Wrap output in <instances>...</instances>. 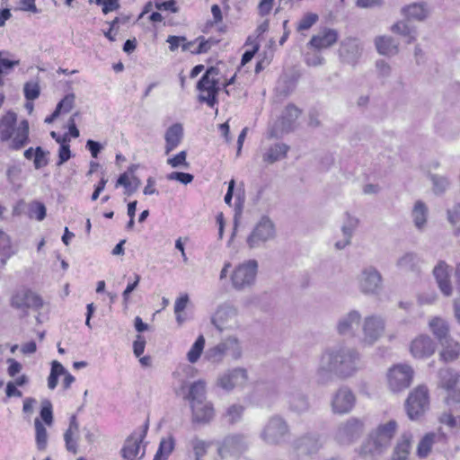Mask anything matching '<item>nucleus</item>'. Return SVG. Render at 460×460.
Listing matches in <instances>:
<instances>
[{
	"label": "nucleus",
	"mask_w": 460,
	"mask_h": 460,
	"mask_svg": "<svg viewBox=\"0 0 460 460\" xmlns=\"http://www.w3.org/2000/svg\"><path fill=\"white\" fill-rule=\"evenodd\" d=\"M17 115L9 111L0 119V140L10 141L9 147L13 150H20L29 143V122L27 119L20 121L15 127Z\"/></svg>",
	"instance_id": "obj_3"
},
{
	"label": "nucleus",
	"mask_w": 460,
	"mask_h": 460,
	"mask_svg": "<svg viewBox=\"0 0 460 460\" xmlns=\"http://www.w3.org/2000/svg\"><path fill=\"white\" fill-rule=\"evenodd\" d=\"M15 253L12 249L10 236L0 230V266L4 267L7 260Z\"/></svg>",
	"instance_id": "obj_40"
},
{
	"label": "nucleus",
	"mask_w": 460,
	"mask_h": 460,
	"mask_svg": "<svg viewBox=\"0 0 460 460\" xmlns=\"http://www.w3.org/2000/svg\"><path fill=\"white\" fill-rule=\"evenodd\" d=\"M439 386L453 391L459 382V374L451 368H443L438 372Z\"/></svg>",
	"instance_id": "obj_33"
},
{
	"label": "nucleus",
	"mask_w": 460,
	"mask_h": 460,
	"mask_svg": "<svg viewBox=\"0 0 460 460\" xmlns=\"http://www.w3.org/2000/svg\"><path fill=\"white\" fill-rule=\"evenodd\" d=\"M248 381V374L245 368L235 367L223 373L217 377V384L226 391H231L234 387L243 386Z\"/></svg>",
	"instance_id": "obj_20"
},
{
	"label": "nucleus",
	"mask_w": 460,
	"mask_h": 460,
	"mask_svg": "<svg viewBox=\"0 0 460 460\" xmlns=\"http://www.w3.org/2000/svg\"><path fill=\"white\" fill-rule=\"evenodd\" d=\"M237 316V308L230 303H224L217 307L211 316V323L218 332H222L238 326Z\"/></svg>",
	"instance_id": "obj_11"
},
{
	"label": "nucleus",
	"mask_w": 460,
	"mask_h": 460,
	"mask_svg": "<svg viewBox=\"0 0 460 460\" xmlns=\"http://www.w3.org/2000/svg\"><path fill=\"white\" fill-rule=\"evenodd\" d=\"M188 445L195 460H204V457L211 447V442L204 440L198 436H194L189 440Z\"/></svg>",
	"instance_id": "obj_32"
},
{
	"label": "nucleus",
	"mask_w": 460,
	"mask_h": 460,
	"mask_svg": "<svg viewBox=\"0 0 460 460\" xmlns=\"http://www.w3.org/2000/svg\"><path fill=\"white\" fill-rule=\"evenodd\" d=\"M323 443L320 437L315 433H306L293 442V448L302 455L316 454L322 447Z\"/></svg>",
	"instance_id": "obj_21"
},
{
	"label": "nucleus",
	"mask_w": 460,
	"mask_h": 460,
	"mask_svg": "<svg viewBox=\"0 0 460 460\" xmlns=\"http://www.w3.org/2000/svg\"><path fill=\"white\" fill-rule=\"evenodd\" d=\"M385 329V319L377 314L366 316L362 321V346L374 345L384 334Z\"/></svg>",
	"instance_id": "obj_10"
},
{
	"label": "nucleus",
	"mask_w": 460,
	"mask_h": 460,
	"mask_svg": "<svg viewBox=\"0 0 460 460\" xmlns=\"http://www.w3.org/2000/svg\"><path fill=\"white\" fill-rule=\"evenodd\" d=\"M243 411L244 407L243 405L234 403L226 409L224 417L226 419L228 423L234 424L242 419Z\"/></svg>",
	"instance_id": "obj_49"
},
{
	"label": "nucleus",
	"mask_w": 460,
	"mask_h": 460,
	"mask_svg": "<svg viewBox=\"0 0 460 460\" xmlns=\"http://www.w3.org/2000/svg\"><path fill=\"white\" fill-rule=\"evenodd\" d=\"M247 448L245 437L241 434H232L225 437L218 443L217 454L221 458L234 456L242 454Z\"/></svg>",
	"instance_id": "obj_17"
},
{
	"label": "nucleus",
	"mask_w": 460,
	"mask_h": 460,
	"mask_svg": "<svg viewBox=\"0 0 460 460\" xmlns=\"http://www.w3.org/2000/svg\"><path fill=\"white\" fill-rule=\"evenodd\" d=\"M429 328L441 344L444 340L448 338V325L445 320L440 317H434L429 323Z\"/></svg>",
	"instance_id": "obj_39"
},
{
	"label": "nucleus",
	"mask_w": 460,
	"mask_h": 460,
	"mask_svg": "<svg viewBox=\"0 0 460 460\" xmlns=\"http://www.w3.org/2000/svg\"><path fill=\"white\" fill-rule=\"evenodd\" d=\"M191 422L197 425H207L212 421L215 417V409L213 403L208 400L201 402H195L190 405Z\"/></svg>",
	"instance_id": "obj_22"
},
{
	"label": "nucleus",
	"mask_w": 460,
	"mask_h": 460,
	"mask_svg": "<svg viewBox=\"0 0 460 460\" xmlns=\"http://www.w3.org/2000/svg\"><path fill=\"white\" fill-rule=\"evenodd\" d=\"M206 382L203 380H198L190 384L188 394L185 395L184 399L189 401L190 406L195 404V402L206 401Z\"/></svg>",
	"instance_id": "obj_31"
},
{
	"label": "nucleus",
	"mask_w": 460,
	"mask_h": 460,
	"mask_svg": "<svg viewBox=\"0 0 460 460\" xmlns=\"http://www.w3.org/2000/svg\"><path fill=\"white\" fill-rule=\"evenodd\" d=\"M361 368L359 351L345 343H337L324 349L315 369V379L320 385H328L335 378L348 379Z\"/></svg>",
	"instance_id": "obj_1"
},
{
	"label": "nucleus",
	"mask_w": 460,
	"mask_h": 460,
	"mask_svg": "<svg viewBox=\"0 0 460 460\" xmlns=\"http://www.w3.org/2000/svg\"><path fill=\"white\" fill-rule=\"evenodd\" d=\"M48 154L49 152H45L40 146L35 148L33 161L35 169H40L49 164V160L47 158Z\"/></svg>",
	"instance_id": "obj_57"
},
{
	"label": "nucleus",
	"mask_w": 460,
	"mask_h": 460,
	"mask_svg": "<svg viewBox=\"0 0 460 460\" xmlns=\"http://www.w3.org/2000/svg\"><path fill=\"white\" fill-rule=\"evenodd\" d=\"M204 347L205 338L203 335H199L187 353L188 361L191 364L196 363L199 359L203 352Z\"/></svg>",
	"instance_id": "obj_46"
},
{
	"label": "nucleus",
	"mask_w": 460,
	"mask_h": 460,
	"mask_svg": "<svg viewBox=\"0 0 460 460\" xmlns=\"http://www.w3.org/2000/svg\"><path fill=\"white\" fill-rule=\"evenodd\" d=\"M22 174V167L19 164L9 165L6 170V177L12 185H16Z\"/></svg>",
	"instance_id": "obj_58"
},
{
	"label": "nucleus",
	"mask_w": 460,
	"mask_h": 460,
	"mask_svg": "<svg viewBox=\"0 0 460 460\" xmlns=\"http://www.w3.org/2000/svg\"><path fill=\"white\" fill-rule=\"evenodd\" d=\"M284 401L288 411L296 414L305 413L310 409L308 395L294 381L287 385L284 391Z\"/></svg>",
	"instance_id": "obj_9"
},
{
	"label": "nucleus",
	"mask_w": 460,
	"mask_h": 460,
	"mask_svg": "<svg viewBox=\"0 0 460 460\" xmlns=\"http://www.w3.org/2000/svg\"><path fill=\"white\" fill-rule=\"evenodd\" d=\"M431 181L433 183V190L436 193L444 192L449 186L448 179L443 176L434 174L431 176Z\"/></svg>",
	"instance_id": "obj_56"
},
{
	"label": "nucleus",
	"mask_w": 460,
	"mask_h": 460,
	"mask_svg": "<svg viewBox=\"0 0 460 460\" xmlns=\"http://www.w3.org/2000/svg\"><path fill=\"white\" fill-rule=\"evenodd\" d=\"M47 209L45 205L40 201H32L28 205V217L38 221H42L46 217Z\"/></svg>",
	"instance_id": "obj_48"
},
{
	"label": "nucleus",
	"mask_w": 460,
	"mask_h": 460,
	"mask_svg": "<svg viewBox=\"0 0 460 460\" xmlns=\"http://www.w3.org/2000/svg\"><path fill=\"white\" fill-rule=\"evenodd\" d=\"M289 146L283 143H277L270 146L262 154V160L264 163L271 164L287 156Z\"/></svg>",
	"instance_id": "obj_30"
},
{
	"label": "nucleus",
	"mask_w": 460,
	"mask_h": 460,
	"mask_svg": "<svg viewBox=\"0 0 460 460\" xmlns=\"http://www.w3.org/2000/svg\"><path fill=\"white\" fill-rule=\"evenodd\" d=\"M276 235L274 222L268 216H263L247 235L246 244L252 250L262 248L268 242L273 241Z\"/></svg>",
	"instance_id": "obj_5"
},
{
	"label": "nucleus",
	"mask_w": 460,
	"mask_h": 460,
	"mask_svg": "<svg viewBox=\"0 0 460 460\" xmlns=\"http://www.w3.org/2000/svg\"><path fill=\"white\" fill-rule=\"evenodd\" d=\"M183 135V127L181 123H174L166 129L164 133L165 155H169L181 143Z\"/></svg>",
	"instance_id": "obj_25"
},
{
	"label": "nucleus",
	"mask_w": 460,
	"mask_h": 460,
	"mask_svg": "<svg viewBox=\"0 0 460 460\" xmlns=\"http://www.w3.org/2000/svg\"><path fill=\"white\" fill-rule=\"evenodd\" d=\"M75 96L74 93L66 94L57 105L56 110L60 113L69 112L75 104Z\"/></svg>",
	"instance_id": "obj_53"
},
{
	"label": "nucleus",
	"mask_w": 460,
	"mask_h": 460,
	"mask_svg": "<svg viewBox=\"0 0 460 460\" xmlns=\"http://www.w3.org/2000/svg\"><path fill=\"white\" fill-rule=\"evenodd\" d=\"M392 31L404 37L407 44H411L416 40V31L406 22L402 21L394 24Z\"/></svg>",
	"instance_id": "obj_43"
},
{
	"label": "nucleus",
	"mask_w": 460,
	"mask_h": 460,
	"mask_svg": "<svg viewBox=\"0 0 460 460\" xmlns=\"http://www.w3.org/2000/svg\"><path fill=\"white\" fill-rule=\"evenodd\" d=\"M443 349L439 356L441 360L445 362H452L456 360L460 355V344L449 338L444 340Z\"/></svg>",
	"instance_id": "obj_34"
},
{
	"label": "nucleus",
	"mask_w": 460,
	"mask_h": 460,
	"mask_svg": "<svg viewBox=\"0 0 460 460\" xmlns=\"http://www.w3.org/2000/svg\"><path fill=\"white\" fill-rule=\"evenodd\" d=\"M147 431V425L139 432H134L125 441L121 449L122 456L126 460H139L145 455V447H141Z\"/></svg>",
	"instance_id": "obj_19"
},
{
	"label": "nucleus",
	"mask_w": 460,
	"mask_h": 460,
	"mask_svg": "<svg viewBox=\"0 0 460 460\" xmlns=\"http://www.w3.org/2000/svg\"><path fill=\"white\" fill-rule=\"evenodd\" d=\"M361 320L362 316L358 311L350 310L338 320L336 325L338 333L342 336H354Z\"/></svg>",
	"instance_id": "obj_23"
},
{
	"label": "nucleus",
	"mask_w": 460,
	"mask_h": 460,
	"mask_svg": "<svg viewBox=\"0 0 460 460\" xmlns=\"http://www.w3.org/2000/svg\"><path fill=\"white\" fill-rule=\"evenodd\" d=\"M358 226V220L348 215L346 223L341 226V232L344 239L351 241L353 232Z\"/></svg>",
	"instance_id": "obj_54"
},
{
	"label": "nucleus",
	"mask_w": 460,
	"mask_h": 460,
	"mask_svg": "<svg viewBox=\"0 0 460 460\" xmlns=\"http://www.w3.org/2000/svg\"><path fill=\"white\" fill-rule=\"evenodd\" d=\"M19 64L20 60H10L3 56L0 58V75H8Z\"/></svg>",
	"instance_id": "obj_63"
},
{
	"label": "nucleus",
	"mask_w": 460,
	"mask_h": 460,
	"mask_svg": "<svg viewBox=\"0 0 460 460\" xmlns=\"http://www.w3.org/2000/svg\"><path fill=\"white\" fill-rule=\"evenodd\" d=\"M187 157V152L186 151H181L176 155L169 158L167 160V164H170L173 168H177L180 166L188 167V163L186 162Z\"/></svg>",
	"instance_id": "obj_61"
},
{
	"label": "nucleus",
	"mask_w": 460,
	"mask_h": 460,
	"mask_svg": "<svg viewBox=\"0 0 460 460\" xmlns=\"http://www.w3.org/2000/svg\"><path fill=\"white\" fill-rule=\"evenodd\" d=\"M219 74L218 66H210L197 84V88L201 92L199 97V102H206L211 108L217 103V94L220 90Z\"/></svg>",
	"instance_id": "obj_4"
},
{
	"label": "nucleus",
	"mask_w": 460,
	"mask_h": 460,
	"mask_svg": "<svg viewBox=\"0 0 460 460\" xmlns=\"http://www.w3.org/2000/svg\"><path fill=\"white\" fill-rule=\"evenodd\" d=\"M413 370L407 365H397L390 368L387 374L388 385L394 392H400L410 386Z\"/></svg>",
	"instance_id": "obj_16"
},
{
	"label": "nucleus",
	"mask_w": 460,
	"mask_h": 460,
	"mask_svg": "<svg viewBox=\"0 0 460 460\" xmlns=\"http://www.w3.org/2000/svg\"><path fill=\"white\" fill-rule=\"evenodd\" d=\"M301 111L294 104H288L281 118L282 131L288 132L293 128V124L299 117Z\"/></svg>",
	"instance_id": "obj_38"
},
{
	"label": "nucleus",
	"mask_w": 460,
	"mask_h": 460,
	"mask_svg": "<svg viewBox=\"0 0 460 460\" xmlns=\"http://www.w3.org/2000/svg\"><path fill=\"white\" fill-rule=\"evenodd\" d=\"M66 372L67 370L63 367V365L60 362L57 360L52 361L50 374L48 378V387L50 390H54L58 385V377L60 376H64L65 374H66Z\"/></svg>",
	"instance_id": "obj_45"
},
{
	"label": "nucleus",
	"mask_w": 460,
	"mask_h": 460,
	"mask_svg": "<svg viewBox=\"0 0 460 460\" xmlns=\"http://www.w3.org/2000/svg\"><path fill=\"white\" fill-rule=\"evenodd\" d=\"M340 56L343 61L354 64L361 54V48L356 39H346L341 42Z\"/></svg>",
	"instance_id": "obj_26"
},
{
	"label": "nucleus",
	"mask_w": 460,
	"mask_h": 460,
	"mask_svg": "<svg viewBox=\"0 0 460 460\" xmlns=\"http://www.w3.org/2000/svg\"><path fill=\"white\" fill-rule=\"evenodd\" d=\"M155 5L158 10L170 11L174 13L179 12V8L175 0H168L164 2L156 0Z\"/></svg>",
	"instance_id": "obj_64"
},
{
	"label": "nucleus",
	"mask_w": 460,
	"mask_h": 460,
	"mask_svg": "<svg viewBox=\"0 0 460 460\" xmlns=\"http://www.w3.org/2000/svg\"><path fill=\"white\" fill-rule=\"evenodd\" d=\"M11 305L23 313L28 309L39 310L43 306L42 298L29 289L17 291L12 297Z\"/></svg>",
	"instance_id": "obj_18"
},
{
	"label": "nucleus",
	"mask_w": 460,
	"mask_h": 460,
	"mask_svg": "<svg viewBox=\"0 0 460 460\" xmlns=\"http://www.w3.org/2000/svg\"><path fill=\"white\" fill-rule=\"evenodd\" d=\"M411 447V436L403 434L397 442L392 459L393 460H408Z\"/></svg>",
	"instance_id": "obj_36"
},
{
	"label": "nucleus",
	"mask_w": 460,
	"mask_h": 460,
	"mask_svg": "<svg viewBox=\"0 0 460 460\" xmlns=\"http://www.w3.org/2000/svg\"><path fill=\"white\" fill-rule=\"evenodd\" d=\"M429 392L426 386L420 385L412 391L406 401V411L411 420H417L429 408Z\"/></svg>",
	"instance_id": "obj_14"
},
{
	"label": "nucleus",
	"mask_w": 460,
	"mask_h": 460,
	"mask_svg": "<svg viewBox=\"0 0 460 460\" xmlns=\"http://www.w3.org/2000/svg\"><path fill=\"white\" fill-rule=\"evenodd\" d=\"M402 13L408 20L423 21L428 16L426 5L419 3L403 7Z\"/></svg>",
	"instance_id": "obj_37"
},
{
	"label": "nucleus",
	"mask_w": 460,
	"mask_h": 460,
	"mask_svg": "<svg viewBox=\"0 0 460 460\" xmlns=\"http://www.w3.org/2000/svg\"><path fill=\"white\" fill-rule=\"evenodd\" d=\"M318 21V15L313 13H305L299 21L297 31H306L310 29Z\"/></svg>",
	"instance_id": "obj_55"
},
{
	"label": "nucleus",
	"mask_w": 460,
	"mask_h": 460,
	"mask_svg": "<svg viewBox=\"0 0 460 460\" xmlns=\"http://www.w3.org/2000/svg\"><path fill=\"white\" fill-rule=\"evenodd\" d=\"M355 404L356 396L347 385H342L337 389L331 399V408L334 414H348L354 409Z\"/></svg>",
	"instance_id": "obj_15"
},
{
	"label": "nucleus",
	"mask_w": 460,
	"mask_h": 460,
	"mask_svg": "<svg viewBox=\"0 0 460 460\" xmlns=\"http://www.w3.org/2000/svg\"><path fill=\"white\" fill-rule=\"evenodd\" d=\"M427 215L428 208L422 201L418 200L412 210L413 222L418 229L421 230L425 226Z\"/></svg>",
	"instance_id": "obj_42"
},
{
	"label": "nucleus",
	"mask_w": 460,
	"mask_h": 460,
	"mask_svg": "<svg viewBox=\"0 0 460 460\" xmlns=\"http://www.w3.org/2000/svg\"><path fill=\"white\" fill-rule=\"evenodd\" d=\"M397 428V422L394 420L379 424L358 448V455L366 459H378L390 447Z\"/></svg>",
	"instance_id": "obj_2"
},
{
	"label": "nucleus",
	"mask_w": 460,
	"mask_h": 460,
	"mask_svg": "<svg viewBox=\"0 0 460 460\" xmlns=\"http://www.w3.org/2000/svg\"><path fill=\"white\" fill-rule=\"evenodd\" d=\"M359 290L365 295H376L383 288L381 273L373 266L361 270L357 277Z\"/></svg>",
	"instance_id": "obj_13"
},
{
	"label": "nucleus",
	"mask_w": 460,
	"mask_h": 460,
	"mask_svg": "<svg viewBox=\"0 0 460 460\" xmlns=\"http://www.w3.org/2000/svg\"><path fill=\"white\" fill-rule=\"evenodd\" d=\"M226 355H230L233 359H239L242 356L241 344L234 336H229L216 346L209 348L206 351L205 358L213 364H219Z\"/></svg>",
	"instance_id": "obj_8"
},
{
	"label": "nucleus",
	"mask_w": 460,
	"mask_h": 460,
	"mask_svg": "<svg viewBox=\"0 0 460 460\" xmlns=\"http://www.w3.org/2000/svg\"><path fill=\"white\" fill-rule=\"evenodd\" d=\"M40 418L48 426L53 423L52 403L49 400H44L41 402Z\"/></svg>",
	"instance_id": "obj_52"
},
{
	"label": "nucleus",
	"mask_w": 460,
	"mask_h": 460,
	"mask_svg": "<svg viewBox=\"0 0 460 460\" xmlns=\"http://www.w3.org/2000/svg\"><path fill=\"white\" fill-rule=\"evenodd\" d=\"M24 97L28 101H33L40 96V88L38 82L31 81L24 84L23 86Z\"/></svg>",
	"instance_id": "obj_51"
},
{
	"label": "nucleus",
	"mask_w": 460,
	"mask_h": 460,
	"mask_svg": "<svg viewBox=\"0 0 460 460\" xmlns=\"http://www.w3.org/2000/svg\"><path fill=\"white\" fill-rule=\"evenodd\" d=\"M175 441L172 437L163 438L160 441L158 450L155 455L154 460H167L168 456L174 449Z\"/></svg>",
	"instance_id": "obj_44"
},
{
	"label": "nucleus",
	"mask_w": 460,
	"mask_h": 460,
	"mask_svg": "<svg viewBox=\"0 0 460 460\" xmlns=\"http://www.w3.org/2000/svg\"><path fill=\"white\" fill-rule=\"evenodd\" d=\"M434 277L441 292L449 296L452 294V286L449 279L448 266L445 261H439L433 270Z\"/></svg>",
	"instance_id": "obj_27"
},
{
	"label": "nucleus",
	"mask_w": 460,
	"mask_h": 460,
	"mask_svg": "<svg viewBox=\"0 0 460 460\" xmlns=\"http://www.w3.org/2000/svg\"><path fill=\"white\" fill-rule=\"evenodd\" d=\"M79 438V424L75 415L70 418L69 427L64 434V440L67 451L76 454L77 453V441Z\"/></svg>",
	"instance_id": "obj_28"
},
{
	"label": "nucleus",
	"mask_w": 460,
	"mask_h": 460,
	"mask_svg": "<svg viewBox=\"0 0 460 460\" xmlns=\"http://www.w3.org/2000/svg\"><path fill=\"white\" fill-rule=\"evenodd\" d=\"M375 44L378 53L381 55L394 56L398 53V44L392 37H377L375 40Z\"/></svg>",
	"instance_id": "obj_35"
},
{
	"label": "nucleus",
	"mask_w": 460,
	"mask_h": 460,
	"mask_svg": "<svg viewBox=\"0 0 460 460\" xmlns=\"http://www.w3.org/2000/svg\"><path fill=\"white\" fill-rule=\"evenodd\" d=\"M437 435L433 432L427 433L420 440L417 447V456L420 458H426L431 452L436 441Z\"/></svg>",
	"instance_id": "obj_41"
},
{
	"label": "nucleus",
	"mask_w": 460,
	"mask_h": 460,
	"mask_svg": "<svg viewBox=\"0 0 460 460\" xmlns=\"http://www.w3.org/2000/svg\"><path fill=\"white\" fill-rule=\"evenodd\" d=\"M419 262L418 256L413 252H407L397 261V266L402 270H413Z\"/></svg>",
	"instance_id": "obj_50"
},
{
	"label": "nucleus",
	"mask_w": 460,
	"mask_h": 460,
	"mask_svg": "<svg viewBox=\"0 0 460 460\" xmlns=\"http://www.w3.org/2000/svg\"><path fill=\"white\" fill-rule=\"evenodd\" d=\"M166 178L170 181H178L183 184H189L193 181V175L189 172H172Z\"/></svg>",
	"instance_id": "obj_59"
},
{
	"label": "nucleus",
	"mask_w": 460,
	"mask_h": 460,
	"mask_svg": "<svg viewBox=\"0 0 460 460\" xmlns=\"http://www.w3.org/2000/svg\"><path fill=\"white\" fill-rule=\"evenodd\" d=\"M36 431V445L39 450L43 451L48 444V432L42 422L37 418L34 420Z\"/></svg>",
	"instance_id": "obj_47"
},
{
	"label": "nucleus",
	"mask_w": 460,
	"mask_h": 460,
	"mask_svg": "<svg viewBox=\"0 0 460 460\" xmlns=\"http://www.w3.org/2000/svg\"><path fill=\"white\" fill-rule=\"evenodd\" d=\"M410 349L414 358H424L434 354L436 345L428 335H420L411 341Z\"/></svg>",
	"instance_id": "obj_24"
},
{
	"label": "nucleus",
	"mask_w": 460,
	"mask_h": 460,
	"mask_svg": "<svg viewBox=\"0 0 460 460\" xmlns=\"http://www.w3.org/2000/svg\"><path fill=\"white\" fill-rule=\"evenodd\" d=\"M196 41L199 42V45L193 50V54L207 53L211 49L212 45L216 43L212 39L206 40L204 37L197 38Z\"/></svg>",
	"instance_id": "obj_60"
},
{
	"label": "nucleus",
	"mask_w": 460,
	"mask_h": 460,
	"mask_svg": "<svg viewBox=\"0 0 460 460\" xmlns=\"http://www.w3.org/2000/svg\"><path fill=\"white\" fill-rule=\"evenodd\" d=\"M337 40V31L335 30L326 29L323 32L313 36L309 44L317 49H321L331 47Z\"/></svg>",
	"instance_id": "obj_29"
},
{
	"label": "nucleus",
	"mask_w": 460,
	"mask_h": 460,
	"mask_svg": "<svg viewBox=\"0 0 460 460\" xmlns=\"http://www.w3.org/2000/svg\"><path fill=\"white\" fill-rule=\"evenodd\" d=\"M71 158V150L69 142L61 143L58 150V162L57 163L58 166L62 165L66 162H67Z\"/></svg>",
	"instance_id": "obj_62"
},
{
	"label": "nucleus",
	"mask_w": 460,
	"mask_h": 460,
	"mask_svg": "<svg viewBox=\"0 0 460 460\" xmlns=\"http://www.w3.org/2000/svg\"><path fill=\"white\" fill-rule=\"evenodd\" d=\"M290 434V428L284 417L271 416L263 427L260 437L268 445H280Z\"/></svg>",
	"instance_id": "obj_6"
},
{
	"label": "nucleus",
	"mask_w": 460,
	"mask_h": 460,
	"mask_svg": "<svg viewBox=\"0 0 460 460\" xmlns=\"http://www.w3.org/2000/svg\"><path fill=\"white\" fill-rule=\"evenodd\" d=\"M258 271V262L256 260H248L238 265L232 276L233 287L237 290H243L251 287L256 279Z\"/></svg>",
	"instance_id": "obj_12"
},
{
	"label": "nucleus",
	"mask_w": 460,
	"mask_h": 460,
	"mask_svg": "<svg viewBox=\"0 0 460 460\" xmlns=\"http://www.w3.org/2000/svg\"><path fill=\"white\" fill-rule=\"evenodd\" d=\"M364 431V420L360 418L349 417L337 425L333 438L338 444L349 446L358 441Z\"/></svg>",
	"instance_id": "obj_7"
}]
</instances>
